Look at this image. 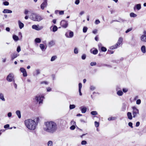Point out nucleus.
<instances>
[{"mask_svg":"<svg viewBox=\"0 0 146 146\" xmlns=\"http://www.w3.org/2000/svg\"><path fill=\"white\" fill-rule=\"evenodd\" d=\"M57 129L56 123L52 121L46 122L44 123V130L47 132L53 133L56 132Z\"/></svg>","mask_w":146,"mask_h":146,"instance_id":"f257e3e1","label":"nucleus"},{"mask_svg":"<svg viewBox=\"0 0 146 146\" xmlns=\"http://www.w3.org/2000/svg\"><path fill=\"white\" fill-rule=\"evenodd\" d=\"M39 118L38 117L35 119L34 120L31 119H28L25 121V123L27 127L31 130H34L36 129Z\"/></svg>","mask_w":146,"mask_h":146,"instance_id":"f03ea898","label":"nucleus"},{"mask_svg":"<svg viewBox=\"0 0 146 146\" xmlns=\"http://www.w3.org/2000/svg\"><path fill=\"white\" fill-rule=\"evenodd\" d=\"M31 19L34 21L39 22L43 19L42 17L37 13H32L31 16Z\"/></svg>","mask_w":146,"mask_h":146,"instance_id":"7ed1b4c3","label":"nucleus"},{"mask_svg":"<svg viewBox=\"0 0 146 146\" xmlns=\"http://www.w3.org/2000/svg\"><path fill=\"white\" fill-rule=\"evenodd\" d=\"M7 80L9 82H15L14 75L13 73H10L7 76Z\"/></svg>","mask_w":146,"mask_h":146,"instance_id":"20e7f679","label":"nucleus"},{"mask_svg":"<svg viewBox=\"0 0 146 146\" xmlns=\"http://www.w3.org/2000/svg\"><path fill=\"white\" fill-rule=\"evenodd\" d=\"M123 39L122 38L120 37L116 44L115 45H113L110 47V49L113 50L117 48L118 46L122 42Z\"/></svg>","mask_w":146,"mask_h":146,"instance_id":"39448f33","label":"nucleus"},{"mask_svg":"<svg viewBox=\"0 0 146 146\" xmlns=\"http://www.w3.org/2000/svg\"><path fill=\"white\" fill-rule=\"evenodd\" d=\"M44 98L43 96L40 95H37L35 96L34 100L37 102H39L40 104L42 103L43 99Z\"/></svg>","mask_w":146,"mask_h":146,"instance_id":"423d86ee","label":"nucleus"},{"mask_svg":"<svg viewBox=\"0 0 146 146\" xmlns=\"http://www.w3.org/2000/svg\"><path fill=\"white\" fill-rule=\"evenodd\" d=\"M133 110V117H135L137 114L139 113V110L135 107L133 106L132 107Z\"/></svg>","mask_w":146,"mask_h":146,"instance_id":"0eeeda50","label":"nucleus"},{"mask_svg":"<svg viewBox=\"0 0 146 146\" xmlns=\"http://www.w3.org/2000/svg\"><path fill=\"white\" fill-rule=\"evenodd\" d=\"M60 24L62 27L66 28L68 27V24L67 21L63 20L61 21Z\"/></svg>","mask_w":146,"mask_h":146,"instance_id":"6e6552de","label":"nucleus"},{"mask_svg":"<svg viewBox=\"0 0 146 146\" xmlns=\"http://www.w3.org/2000/svg\"><path fill=\"white\" fill-rule=\"evenodd\" d=\"M47 0H44L43 2L40 5L41 9L42 10H44V8L47 7Z\"/></svg>","mask_w":146,"mask_h":146,"instance_id":"1a4fd4ad","label":"nucleus"},{"mask_svg":"<svg viewBox=\"0 0 146 146\" xmlns=\"http://www.w3.org/2000/svg\"><path fill=\"white\" fill-rule=\"evenodd\" d=\"M38 25H33L32 26V28L37 31H39L42 29V27H38Z\"/></svg>","mask_w":146,"mask_h":146,"instance_id":"9d476101","label":"nucleus"},{"mask_svg":"<svg viewBox=\"0 0 146 146\" xmlns=\"http://www.w3.org/2000/svg\"><path fill=\"white\" fill-rule=\"evenodd\" d=\"M19 54L16 52H14L11 55V60H13L14 59L16 58L19 56Z\"/></svg>","mask_w":146,"mask_h":146,"instance_id":"9b49d317","label":"nucleus"},{"mask_svg":"<svg viewBox=\"0 0 146 146\" xmlns=\"http://www.w3.org/2000/svg\"><path fill=\"white\" fill-rule=\"evenodd\" d=\"M21 72L23 73V75L24 77L27 76V74L26 70L23 68H20Z\"/></svg>","mask_w":146,"mask_h":146,"instance_id":"f8f14e48","label":"nucleus"},{"mask_svg":"<svg viewBox=\"0 0 146 146\" xmlns=\"http://www.w3.org/2000/svg\"><path fill=\"white\" fill-rule=\"evenodd\" d=\"M80 109L82 113H85L86 111L87 108L86 107L82 106L80 107Z\"/></svg>","mask_w":146,"mask_h":146,"instance_id":"ddd939ff","label":"nucleus"},{"mask_svg":"<svg viewBox=\"0 0 146 146\" xmlns=\"http://www.w3.org/2000/svg\"><path fill=\"white\" fill-rule=\"evenodd\" d=\"M93 49H94L93 50V49H92L90 50L91 52L93 54H96L98 53V50L94 48Z\"/></svg>","mask_w":146,"mask_h":146,"instance_id":"4468645a","label":"nucleus"},{"mask_svg":"<svg viewBox=\"0 0 146 146\" xmlns=\"http://www.w3.org/2000/svg\"><path fill=\"white\" fill-rule=\"evenodd\" d=\"M2 12L4 13H12V11L8 9H4Z\"/></svg>","mask_w":146,"mask_h":146,"instance_id":"2eb2a0df","label":"nucleus"},{"mask_svg":"<svg viewBox=\"0 0 146 146\" xmlns=\"http://www.w3.org/2000/svg\"><path fill=\"white\" fill-rule=\"evenodd\" d=\"M141 40L143 42H146V36L145 35H143L140 37Z\"/></svg>","mask_w":146,"mask_h":146,"instance_id":"dca6fc26","label":"nucleus"},{"mask_svg":"<svg viewBox=\"0 0 146 146\" xmlns=\"http://www.w3.org/2000/svg\"><path fill=\"white\" fill-rule=\"evenodd\" d=\"M18 23L19 28L20 29H21L24 27V24L22 23L20 21H18Z\"/></svg>","mask_w":146,"mask_h":146,"instance_id":"f3484780","label":"nucleus"},{"mask_svg":"<svg viewBox=\"0 0 146 146\" xmlns=\"http://www.w3.org/2000/svg\"><path fill=\"white\" fill-rule=\"evenodd\" d=\"M135 7H136L137 9L138 10H140L141 8V4H137L136 5H135V7L134 8V9H135Z\"/></svg>","mask_w":146,"mask_h":146,"instance_id":"a211bd4d","label":"nucleus"},{"mask_svg":"<svg viewBox=\"0 0 146 146\" xmlns=\"http://www.w3.org/2000/svg\"><path fill=\"white\" fill-rule=\"evenodd\" d=\"M16 113L19 119L21 117V112L19 110H17L16 111Z\"/></svg>","mask_w":146,"mask_h":146,"instance_id":"6ab92c4d","label":"nucleus"},{"mask_svg":"<svg viewBox=\"0 0 146 146\" xmlns=\"http://www.w3.org/2000/svg\"><path fill=\"white\" fill-rule=\"evenodd\" d=\"M141 51L143 53H145L146 52V48L145 46H142L141 48Z\"/></svg>","mask_w":146,"mask_h":146,"instance_id":"aec40b11","label":"nucleus"},{"mask_svg":"<svg viewBox=\"0 0 146 146\" xmlns=\"http://www.w3.org/2000/svg\"><path fill=\"white\" fill-rule=\"evenodd\" d=\"M127 116L128 118L129 119H132V116L131 113L130 112H128L127 113Z\"/></svg>","mask_w":146,"mask_h":146,"instance_id":"412c9836","label":"nucleus"},{"mask_svg":"<svg viewBox=\"0 0 146 146\" xmlns=\"http://www.w3.org/2000/svg\"><path fill=\"white\" fill-rule=\"evenodd\" d=\"M0 99L2 101H5L3 94L2 93H0Z\"/></svg>","mask_w":146,"mask_h":146,"instance_id":"4be33fe9","label":"nucleus"},{"mask_svg":"<svg viewBox=\"0 0 146 146\" xmlns=\"http://www.w3.org/2000/svg\"><path fill=\"white\" fill-rule=\"evenodd\" d=\"M54 44V42L53 40L51 41L48 43V45L50 47L52 46Z\"/></svg>","mask_w":146,"mask_h":146,"instance_id":"5701e85b","label":"nucleus"},{"mask_svg":"<svg viewBox=\"0 0 146 146\" xmlns=\"http://www.w3.org/2000/svg\"><path fill=\"white\" fill-rule=\"evenodd\" d=\"M13 38L14 40L15 41H17L19 40V37L18 36L16 35H13Z\"/></svg>","mask_w":146,"mask_h":146,"instance_id":"b1692460","label":"nucleus"},{"mask_svg":"<svg viewBox=\"0 0 146 146\" xmlns=\"http://www.w3.org/2000/svg\"><path fill=\"white\" fill-rule=\"evenodd\" d=\"M41 40L40 38H35V41L36 43H39L41 42Z\"/></svg>","mask_w":146,"mask_h":146,"instance_id":"393cba45","label":"nucleus"},{"mask_svg":"<svg viewBox=\"0 0 146 146\" xmlns=\"http://www.w3.org/2000/svg\"><path fill=\"white\" fill-rule=\"evenodd\" d=\"M58 28L56 26V25H54L52 28V31L53 32H54L58 30Z\"/></svg>","mask_w":146,"mask_h":146,"instance_id":"a878e982","label":"nucleus"},{"mask_svg":"<svg viewBox=\"0 0 146 146\" xmlns=\"http://www.w3.org/2000/svg\"><path fill=\"white\" fill-rule=\"evenodd\" d=\"M70 32L69 33V37L70 38H72L73 36H74V33L73 32L71 31H69Z\"/></svg>","mask_w":146,"mask_h":146,"instance_id":"bb28decb","label":"nucleus"},{"mask_svg":"<svg viewBox=\"0 0 146 146\" xmlns=\"http://www.w3.org/2000/svg\"><path fill=\"white\" fill-rule=\"evenodd\" d=\"M130 16L131 17H137V15L133 13H131L130 14Z\"/></svg>","mask_w":146,"mask_h":146,"instance_id":"cd10ccee","label":"nucleus"},{"mask_svg":"<svg viewBox=\"0 0 146 146\" xmlns=\"http://www.w3.org/2000/svg\"><path fill=\"white\" fill-rule=\"evenodd\" d=\"M39 46L41 50L42 51L45 48V46L43 44H40Z\"/></svg>","mask_w":146,"mask_h":146,"instance_id":"c85d7f7f","label":"nucleus"},{"mask_svg":"<svg viewBox=\"0 0 146 146\" xmlns=\"http://www.w3.org/2000/svg\"><path fill=\"white\" fill-rule=\"evenodd\" d=\"M117 94L119 96H121L123 94V92L121 90H119L117 92Z\"/></svg>","mask_w":146,"mask_h":146,"instance_id":"c756f323","label":"nucleus"},{"mask_svg":"<svg viewBox=\"0 0 146 146\" xmlns=\"http://www.w3.org/2000/svg\"><path fill=\"white\" fill-rule=\"evenodd\" d=\"M57 58V56H52L51 59L50 61H54Z\"/></svg>","mask_w":146,"mask_h":146,"instance_id":"7c9ffc66","label":"nucleus"},{"mask_svg":"<svg viewBox=\"0 0 146 146\" xmlns=\"http://www.w3.org/2000/svg\"><path fill=\"white\" fill-rule=\"evenodd\" d=\"M75 106L74 105H70L69 106L70 109L72 110L74 108H75Z\"/></svg>","mask_w":146,"mask_h":146,"instance_id":"2f4dec72","label":"nucleus"},{"mask_svg":"<svg viewBox=\"0 0 146 146\" xmlns=\"http://www.w3.org/2000/svg\"><path fill=\"white\" fill-rule=\"evenodd\" d=\"M90 113L93 115H96L98 114L97 112L96 111H92Z\"/></svg>","mask_w":146,"mask_h":146,"instance_id":"473e14b6","label":"nucleus"},{"mask_svg":"<svg viewBox=\"0 0 146 146\" xmlns=\"http://www.w3.org/2000/svg\"><path fill=\"white\" fill-rule=\"evenodd\" d=\"M88 30V28L86 27H84L83 29V32L84 33H86Z\"/></svg>","mask_w":146,"mask_h":146,"instance_id":"72a5a7b5","label":"nucleus"},{"mask_svg":"<svg viewBox=\"0 0 146 146\" xmlns=\"http://www.w3.org/2000/svg\"><path fill=\"white\" fill-rule=\"evenodd\" d=\"M52 142L51 141H49L48 143V146H52Z\"/></svg>","mask_w":146,"mask_h":146,"instance_id":"f704fd0d","label":"nucleus"},{"mask_svg":"<svg viewBox=\"0 0 146 146\" xmlns=\"http://www.w3.org/2000/svg\"><path fill=\"white\" fill-rule=\"evenodd\" d=\"M115 119H116V118L115 117H109L108 118V120L109 121L114 120H115Z\"/></svg>","mask_w":146,"mask_h":146,"instance_id":"c9c22d12","label":"nucleus"},{"mask_svg":"<svg viewBox=\"0 0 146 146\" xmlns=\"http://www.w3.org/2000/svg\"><path fill=\"white\" fill-rule=\"evenodd\" d=\"M101 50L103 52H106L107 50V49L106 48L102 46L101 48Z\"/></svg>","mask_w":146,"mask_h":146,"instance_id":"e433bc0d","label":"nucleus"},{"mask_svg":"<svg viewBox=\"0 0 146 146\" xmlns=\"http://www.w3.org/2000/svg\"><path fill=\"white\" fill-rule=\"evenodd\" d=\"M132 30V28L131 27L125 31L126 33H127L130 31H131Z\"/></svg>","mask_w":146,"mask_h":146,"instance_id":"4c0bfd02","label":"nucleus"},{"mask_svg":"<svg viewBox=\"0 0 146 146\" xmlns=\"http://www.w3.org/2000/svg\"><path fill=\"white\" fill-rule=\"evenodd\" d=\"M21 50V47L20 46H18L17 47V51L18 52H19Z\"/></svg>","mask_w":146,"mask_h":146,"instance_id":"58836bf2","label":"nucleus"},{"mask_svg":"<svg viewBox=\"0 0 146 146\" xmlns=\"http://www.w3.org/2000/svg\"><path fill=\"white\" fill-rule=\"evenodd\" d=\"M74 53L75 54H77L78 53V49L76 48H75L74 50Z\"/></svg>","mask_w":146,"mask_h":146,"instance_id":"ea45409f","label":"nucleus"},{"mask_svg":"<svg viewBox=\"0 0 146 146\" xmlns=\"http://www.w3.org/2000/svg\"><path fill=\"white\" fill-rule=\"evenodd\" d=\"M96 64V63L95 62H92L90 63V65L92 66H95Z\"/></svg>","mask_w":146,"mask_h":146,"instance_id":"a19ab883","label":"nucleus"},{"mask_svg":"<svg viewBox=\"0 0 146 146\" xmlns=\"http://www.w3.org/2000/svg\"><path fill=\"white\" fill-rule=\"evenodd\" d=\"M3 4L5 6H7L9 5V3L7 1H5L3 2Z\"/></svg>","mask_w":146,"mask_h":146,"instance_id":"79ce46f5","label":"nucleus"},{"mask_svg":"<svg viewBox=\"0 0 146 146\" xmlns=\"http://www.w3.org/2000/svg\"><path fill=\"white\" fill-rule=\"evenodd\" d=\"M87 144V142L85 140L82 141L81 142V144L82 145H85Z\"/></svg>","mask_w":146,"mask_h":146,"instance_id":"37998d69","label":"nucleus"},{"mask_svg":"<svg viewBox=\"0 0 146 146\" xmlns=\"http://www.w3.org/2000/svg\"><path fill=\"white\" fill-rule=\"evenodd\" d=\"M96 88L95 87L93 86H91L90 87V89L92 90H94Z\"/></svg>","mask_w":146,"mask_h":146,"instance_id":"c03bdc74","label":"nucleus"},{"mask_svg":"<svg viewBox=\"0 0 146 146\" xmlns=\"http://www.w3.org/2000/svg\"><path fill=\"white\" fill-rule=\"evenodd\" d=\"M95 125L96 127H98L99 126V123L96 121L95 122Z\"/></svg>","mask_w":146,"mask_h":146,"instance_id":"a18cd8bd","label":"nucleus"},{"mask_svg":"<svg viewBox=\"0 0 146 146\" xmlns=\"http://www.w3.org/2000/svg\"><path fill=\"white\" fill-rule=\"evenodd\" d=\"M86 57V55L85 54H83L81 57V58L83 60H85Z\"/></svg>","mask_w":146,"mask_h":146,"instance_id":"49530a36","label":"nucleus"},{"mask_svg":"<svg viewBox=\"0 0 146 146\" xmlns=\"http://www.w3.org/2000/svg\"><path fill=\"white\" fill-rule=\"evenodd\" d=\"M141 103V100L140 99H138L136 101V104L139 105Z\"/></svg>","mask_w":146,"mask_h":146,"instance_id":"de8ad7c7","label":"nucleus"},{"mask_svg":"<svg viewBox=\"0 0 146 146\" xmlns=\"http://www.w3.org/2000/svg\"><path fill=\"white\" fill-rule=\"evenodd\" d=\"M100 23V21L98 19L96 20L95 21V23L96 25H98Z\"/></svg>","mask_w":146,"mask_h":146,"instance_id":"09e8293b","label":"nucleus"},{"mask_svg":"<svg viewBox=\"0 0 146 146\" xmlns=\"http://www.w3.org/2000/svg\"><path fill=\"white\" fill-rule=\"evenodd\" d=\"M75 127L74 125H72L70 127V129L72 130H74L75 129Z\"/></svg>","mask_w":146,"mask_h":146,"instance_id":"8fccbe9b","label":"nucleus"},{"mask_svg":"<svg viewBox=\"0 0 146 146\" xmlns=\"http://www.w3.org/2000/svg\"><path fill=\"white\" fill-rule=\"evenodd\" d=\"M48 84V83L47 82L45 81H42L40 82V84Z\"/></svg>","mask_w":146,"mask_h":146,"instance_id":"3c124183","label":"nucleus"},{"mask_svg":"<svg viewBox=\"0 0 146 146\" xmlns=\"http://www.w3.org/2000/svg\"><path fill=\"white\" fill-rule=\"evenodd\" d=\"M70 123L72 125H76V122L73 120H72L70 122Z\"/></svg>","mask_w":146,"mask_h":146,"instance_id":"603ef678","label":"nucleus"},{"mask_svg":"<svg viewBox=\"0 0 146 146\" xmlns=\"http://www.w3.org/2000/svg\"><path fill=\"white\" fill-rule=\"evenodd\" d=\"M79 0H76L75 2V3L77 5H78L80 3Z\"/></svg>","mask_w":146,"mask_h":146,"instance_id":"864d4df0","label":"nucleus"},{"mask_svg":"<svg viewBox=\"0 0 146 146\" xmlns=\"http://www.w3.org/2000/svg\"><path fill=\"white\" fill-rule=\"evenodd\" d=\"M128 125L131 128H133L132 123L131 122H129L128 123Z\"/></svg>","mask_w":146,"mask_h":146,"instance_id":"5fc2aeb1","label":"nucleus"},{"mask_svg":"<svg viewBox=\"0 0 146 146\" xmlns=\"http://www.w3.org/2000/svg\"><path fill=\"white\" fill-rule=\"evenodd\" d=\"M36 75H38L40 73V70L39 69H37L36 70Z\"/></svg>","mask_w":146,"mask_h":146,"instance_id":"6e6d98bb","label":"nucleus"},{"mask_svg":"<svg viewBox=\"0 0 146 146\" xmlns=\"http://www.w3.org/2000/svg\"><path fill=\"white\" fill-rule=\"evenodd\" d=\"M82 87V84L81 83L79 84V90H81Z\"/></svg>","mask_w":146,"mask_h":146,"instance_id":"4d7b16f0","label":"nucleus"},{"mask_svg":"<svg viewBox=\"0 0 146 146\" xmlns=\"http://www.w3.org/2000/svg\"><path fill=\"white\" fill-rule=\"evenodd\" d=\"M84 13V12L83 11H81L79 13V16H80L83 15Z\"/></svg>","mask_w":146,"mask_h":146,"instance_id":"13d9d810","label":"nucleus"},{"mask_svg":"<svg viewBox=\"0 0 146 146\" xmlns=\"http://www.w3.org/2000/svg\"><path fill=\"white\" fill-rule=\"evenodd\" d=\"M97 31L98 30L97 29H95L93 31L92 33L94 34H96L97 33Z\"/></svg>","mask_w":146,"mask_h":146,"instance_id":"bf43d9fd","label":"nucleus"},{"mask_svg":"<svg viewBox=\"0 0 146 146\" xmlns=\"http://www.w3.org/2000/svg\"><path fill=\"white\" fill-rule=\"evenodd\" d=\"M123 92L126 93L128 91V89L127 88H124L123 89Z\"/></svg>","mask_w":146,"mask_h":146,"instance_id":"052dcab7","label":"nucleus"},{"mask_svg":"<svg viewBox=\"0 0 146 146\" xmlns=\"http://www.w3.org/2000/svg\"><path fill=\"white\" fill-rule=\"evenodd\" d=\"M59 13L60 15H62L64 14V11H59Z\"/></svg>","mask_w":146,"mask_h":146,"instance_id":"680f3d73","label":"nucleus"},{"mask_svg":"<svg viewBox=\"0 0 146 146\" xmlns=\"http://www.w3.org/2000/svg\"><path fill=\"white\" fill-rule=\"evenodd\" d=\"M9 127V124H6L4 126V128H7Z\"/></svg>","mask_w":146,"mask_h":146,"instance_id":"e2e57ef3","label":"nucleus"},{"mask_svg":"<svg viewBox=\"0 0 146 146\" xmlns=\"http://www.w3.org/2000/svg\"><path fill=\"white\" fill-rule=\"evenodd\" d=\"M8 116L9 117H11L12 116V113L11 112H9L8 113Z\"/></svg>","mask_w":146,"mask_h":146,"instance_id":"0e129e2a","label":"nucleus"},{"mask_svg":"<svg viewBox=\"0 0 146 146\" xmlns=\"http://www.w3.org/2000/svg\"><path fill=\"white\" fill-rule=\"evenodd\" d=\"M140 124V122L139 121H137L136 122V126L138 127L139 126Z\"/></svg>","mask_w":146,"mask_h":146,"instance_id":"69168bd1","label":"nucleus"},{"mask_svg":"<svg viewBox=\"0 0 146 146\" xmlns=\"http://www.w3.org/2000/svg\"><path fill=\"white\" fill-rule=\"evenodd\" d=\"M28 12H29V11L28 10H26V9L25 10L24 13L25 15L27 14Z\"/></svg>","mask_w":146,"mask_h":146,"instance_id":"338daca9","label":"nucleus"},{"mask_svg":"<svg viewBox=\"0 0 146 146\" xmlns=\"http://www.w3.org/2000/svg\"><path fill=\"white\" fill-rule=\"evenodd\" d=\"M51 90V88L50 87H48L47 88V92H50Z\"/></svg>","mask_w":146,"mask_h":146,"instance_id":"774afa93","label":"nucleus"}]
</instances>
